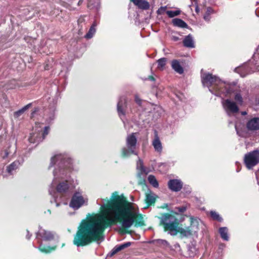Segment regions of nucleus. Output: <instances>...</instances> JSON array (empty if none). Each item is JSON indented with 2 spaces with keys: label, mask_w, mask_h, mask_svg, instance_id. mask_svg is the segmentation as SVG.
<instances>
[{
  "label": "nucleus",
  "mask_w": 259,
  "mask_h": 259,
  "mask_svg": "<svg viewBox=\"0 0 259 259\" xmlns=\"http://www.w3.org/2000/svg\"><path fill=\"white\" fill-rule=\"evenodd\" d=\"M102 201L100 213L89 214L86 220L82 221L73 240L76 246H85L100 240L106 228L118 223L125 229H128L132 225H144L143 215L134 204L123 196L118 195L115 192L110 200L106 198L102 199Z\"/></svg>",
  "instance_id": "nucleus-1"
},
{
  "label": "nucleus",
  "mask_w": 259,
  "mask_h": 259,
  "mask_svg": "<svg viewBox=\"0 0 259 259\" xmlns=\"http://www.w3.org/2000/svg\"><path fill=\"white\" fill-rule=\"evenodd\" d=\"M58 162L59 168L54 172V180L49 189L50 194L55 199L58 192L63 193L68 189V175L71 167V160L62 154H58L51 158V165Z\"/></svg>",
  "instance_id": "nucleus-2"
},
{
  "label": "nucleus",
  "mask_w": 259,
  "mask_h": 259,
  "mask_svg": "<svg viewBox=\"0 0 259 259\" xmlns=\"http://www.w3.org/2000/svg\"><path fill=\"white\" fill-rule=\"evenodd\" d=\"M190 226L183 228L179 226V220L172 214L165 213L161 218V224L163 226L165 231L171 235L180 233L181 235L187 237L196 233L199 228V219L190 217Z\"/></svg>",
  "instance_id": "nucleus-3"
},
{
  "label": "nucleus",
  "mask_w": 259,
  "mask_h": 259,
  "mask_svg": "<svg viewBox=\"0 0 259 259\" xmlns=\"http://www.w3.org/2000/svg\"><path fill=\"white\" fill-rule=\"evenodd\" d=\"M201 80L203 85L208 88L213 86L212 89L218 96H226L230 93V85L221 81L216 76L210 73H203L201 75Z\"/></svg>",
  "instance_id": "nucleus-4"
},
{
  "label": "nucleus",
  "mask_w": 259,
  "mask_h": 259,
  "mask_svg": "<svg viewBox=\"0 0 259 259\" xmlns=\"http://www.w3.org/2000/svg\"><path fill=\"white\" fill-rule=\"evenodd\" d=\"M42 124L35 123L33 127V132L30 134L29 141L30 143H35L42 141L49 132V126H45L42 132Z\"/></svg>",
  "instance_id": "nucleus-5"
},
{
  "label": "nucleus",
  "mask_w": 259,
  "mask_h": 259,
  "mask_svg": "<svg viewBox=\"0 0 259 259\" xmlns=\"http://www.w3.org/2000/svg\"><path fill=\"white\" fill-rule=\"evenodd\" d=\"M135 133L129 135L126 139V148L122 149V156L124 157L130 156L132 154L137 155V140Z\"/></svg>",
  "instance_id": "nucleus-6"
},
{
  "label": "nucleus",
  "mask_w": 259,
  "mask_h": 259,
  "mask_svg": "<svg viewBox=\"0 0 259 259\" xmlns=\"http://www.w3.org/2000/svg\"><path fill=\"white\" fill-rule=\"evenodd\" d=\"M244 162L248 169H251L259 163V151L254 150L244 155Z\"/></svg>",
  "instance_id": "nucleus-7"
},
{
  "label": "nucleus",
  "mask_w": 259,
  "mask_h": 259,
  "mask_svg": "<svg viewBox=\"0 0 259 259\" xmlns=\"http://www.w3.org/2000/svg\"><path fill=\"white\" fill-rule=\"evenodd\" d=\"M88 200L87 197H84L79 192H76L72 196L69 206L74 209H77L83 205L87 204Z\"/></svg>",
  "instance_id": "nucleus-8"
},
{
  "label": "nucleus",
  "mask_w": 259,
  "mask_h": 259,
  "mask_svg": "<svg viewBox=\"0 0 259 259\" xmlns=\"http://www.w3.org/2000/svg\"><path fill=\"white\" fill-rule=\"evenodd\" d=\"M137 178L139 184L143 185L145 184L146 170L144 164L141 159L137 163Z\"/></svg>",
  "instance_id": "nucleus-9"
},
{
  "label": "nucleus",
  "mask_w": 259,
  "mask_h": 259,
  "mask_svg": "<svg viewBox=\"0 0 259 259\" xmlns=\"http://www.w3.org/2000/svg\"><path fill=\"white\" fill-rule=\"evenodd\" d=\"M223 106L228 115L230 113H237L239 111V108L236 103L229 99L223 100L222 102Z\"/></svg>",
  "instance_id": "nucleus-10"
},
{
  "label": "nucleus",
  "mask_w": 259,
  "mask_h": 259,
  "mask_svg": "<svg viewBox=\"0 0 259 259\" xmlns=\"http://www.w3.org/2000/svg\"><path fill=\"white\" fill-rule=\"evenodd\" d=\"M39 237L44 240L51 241L55 238V234L51 232L40 228L37 234V238Z\"/></svg>",
  "instance_id": "nucleus-11"
},
{
  "label": "nucleus",
  "mask_w": 259,
  "mask_h": 259,
  "mask_svg": "<svg viewBox=\"0 0 259 259\" xmlns=\"http://www.w3.org/2000/svg\"><path fill=\"white\" fill-rule=\"evenodd\" d=\"M168 186L169 189L172 191L178 192L181 190L183 186L182 182L177 179L170 180L168 182Z\"/></svg>",
  "instance_id": "nucleus-12"
},
{
  "label": "nucleus",
  "mask_w": 259,
  "mask_h": 259,
  "mask_svg": "<svg viewBox=\"0 0 259 259\" xmlns=\"http://www.w3.org/2000/svg\"><path fill=\"white\" fill-rule=\"evenodd\" d=\"M148 106H150L152 110L149 111L148 116H151L154 118H157L160 116L161 108L160 107L151 104H149Z\"/></svg>",
  "instance_id": "nucleus-13"
},
{
  "label": "nucleus",
  "mask_w": 259,
  "mask_h": 259,
  "mask_svg": "<svg viewBox=\"0 0 259 259\" xmlns=\"http://www.w3.org/2000/svg\"><path fill=\"white\" fill-rule=\"evenodd\" d=\"M247 128L250 131L259 130V118H253L247 123Z\"/></svg>",
  "instance_id": "nucleus-14"
},
{
  "label": "nucleus",
  "mask_w": 259,
  "mask_h": 259,
  "mask_svg": "<svg viewBox=\"0 0 259 259\" xmlns=\"http://www.w3.org/2000/svg\"><path fill=\"white\" fill-rule=\"evenodd\" d=\"M152 145L154 147L155 150L159 153H161L162 151V146L161 142L160 141V139L158 136L157 133L156 132H155V137L152 142Z\"/></svg>",
  "instance_id": "nucleus-15"
},
{
  "label": "nucleus",
  "mask_w": 259,
  "mask_h": 259,
  "mask_svg": "<svg viewBox=\"0 0 259 259\" xmlns=\"http://www.w3.org/2000/svg\"><path fill=\"white\" fill-rule=\"evenodd\" d=\"M126 102L125 98L124 97H122L120 98L119 101L117 104V111L120 118L122 120L121 116L124 115V106Z\"/></svg>",
  "instance_id": "nucleus-16"
},
{
  "label": "nucleus",
  "mask_w": 259,
  "mask_h": 259,
  "mask_svg": "<svg viewBox=\"0 0 259 259\" xmlns=\"http://www.w3.org/2000/svg\"><path fill=\"white\" fill-rule=\"evenodd\" d=\"M183 42L184 46L187 48H194L195 47V42L191 34L186 36Z\"/></svg>",
  "instance_id": "nucleus-17"
},
{
  "label": "nucleus",
  "mask_w": 259,
  "mask_h": 259,
  "mask_svg": "<svg viewBox=\"0 0 259 259\" xmlns=\"http://www.w3.org/2000/svg\"><path fill=\"white\" fill-rule=\"evenodd\" d=\"M157 196L154 193L150 191L147 194V208L154 204L157 198Z\"/></svg>",
  "instance_id": "nucleus-18"
},
{
  "label": "nucleus",
  "mask_w": 259,
  "mask_h": 259,
  "mask_svg": "<svg viewBox=\"0 0 259 259\" xmlns=\"http://www.w3.org/2000/svg\"><path fill=\"white\" fill-rule=\"evenodd\" d=\"M56 246L50 247L49 246H46L41 242L39 243V245L38 247L39 250L45 253H49L54 251L56 249Z\"/></svg>",
  "instance_id": "nucleus-19"
},
{
  "label": "nucleus",
  "mask_w": 259,
  "mask_h": 259,
  "mask_svg": "<svg viewBox=\"0 0 259 259\" xmlns=\"http://www.w3.org/2000/svg\"><path fill=\"white\" fill-rule=\"evenodd\" d=\"M131 245V243L130 242H127L122 244L121 245L116 246L112 250L111 255H114L117 252L124 249L125 248L129 247Z\"/></svg>",
  "instance_id": "nucleus-20"
},
{
  "label": "nucleus",
  "mask_w": 259,
  "mask_h": 259,
  "mask_svg": "<svg viewBox=\"0 0 259 259\" xmlns=\"http://www.w3.org/2000/svg\"><path fill=\"white\" fill-rule=\"evenodd\" d=\"M171 67L175 71L180 74H182L183 72V67L181 66L180 62L176 60L172 61Z\"/></svg>",
  "instance_id": "nucleus-21"
},
{
  "label": "nucleus",
  "mask_w": 259,
  "mask_h": 259,
  "mask_svg": "<svg viewBox=\"0 0 259 259\" xmlns=\"http://www.w3.org/2000/svg\"><path fill=\"white\" fill-rule=\"evenodd\" d=\"M235 71L239 73L242 77L245 76L247 74L251 73L253 71L248 70V67L246 66L244 67H238L235 69Z\"/></svg>",
  "instance_id": "nucleus-22"
},
{
  "label": "nucleus",
  "mask_w": 259,
  "mask_h": 259,
  "mask_svg": "<svg viewBox=\"0 0 259 259\" xmlns=\"http://www.w3.org/2000/svg\"><path fill=\"white\" fill-rule=\"evenodd\" d=\"M172 23L175 26L181 28H186L187 27V24L184 21L180 19L176 18L173 19Z\"/></svg>",
  "instance_id": "nucleus-23"
},
{
  "label": "nucleus",
  "mask_w": 259,
  "mask_h": 259,
  "mask_svg": "<svg viewBox=\"0 0 259 259\" xmlns=\"http://www.w3.org/2000/svg\"><path fill=\"white\" fill-rule=\"evenodd\" d=\"M221 236L224 240L228 241L229 236L228 235V229L226 227H222L219 229Z\"/></svg>",
  "instance_id": "nucleus-24"
},
{
  "label": "nucleus",
  "mask_w": 259,
  "mask_h": 259,
  "mask_svg": "<svg viewBox=\"0 0 259 259\" xmlns=\"http://www.w3.org/2000/svg\"><path fill=\"white\" fill-rule=\"evenodd\" d=\"M136 6L142 9H146V2L144 0H130Z\"/></svg>",
  "instance_id": "nucleus-25"
},
{
  "label": "nucleus",
  "mask_w": 259,
  "mask_h": 259,
  "mask_svg": "<svg viewBox=\"0 0 259 259\" xmlns=\"http://www.w3.org/2000/svg\"><path fill=\"white\" fill-rule=\"evenodd\" d=\"M31 106V104L29 103L22 109L19 110L18 111L15 112L14 113V117L16 118L19 117L20 115H21L26 110H27L30 106Z\"/></svg>",
  "instance_id": "nucleus-26"
},
{
  "label": "nucleus",
  "mask_w": 259,
  "mask_h": 259,
  "mask_svg": "<svg viewBox=\"0 0 259 259\" xmlns=\"http://www.w3.org/2000/svg\"><path fill=\"white\" fill-rule=\"evenodd\" d=\"M20 163L19 161H14L7 167V171L9 174H11L12 171L16 169L20 165Z\"/></svg>",
  "instance_id": "nucleus-27"
},
{
  "label": "nucleus",
  "mask_w": 259,
  "mask_h": 259,
  "mask_svg": "<svg viewBox=\"0 0 259 259\" xmlns=\"http://www.w3.org/2000/svg\"><path fill=\"white\" fill-rule=\"evenodd\" d=\"M148 180L149 183L154 187L157 188L158 187V183L154 176L152 175L149 176Z\"/></svg>",
  "instance_id": "nucleus-28"
},
{
  "label": "nucleus",
  "mask_w": 259,
  "mask_h": 259,
  "mask_svg": "<svg viewBox=\"0 0 259 259\" xmlns=\"http://www.w3.org/2000/svg\"><path fill=\"white\" fill-rule=\"evenodd\" d=\"M96 24H94L90 28L89 32L85 35V37L87 38H91L93 37V35L95 34L96 32V29L95 27L96 26Z\"/></svg>",
  "instance_id": "nucleus-29"
},
{
  "label": "nucleus",
  "mask_w": 259,
  "mask_h": 259,
  "mask_svg": "<svg viewBox=\"0 0 259 259\" xmlns=\"http://www.w3.org/2000/svg\"><path fill=\"white\" fill-rule=\"evenodd\" d=\"M166 59L165 58H162L158 60V68L161 70L163 69V67L166 64Z\"/></svg>",
  "instance_id": "nucleus-30"
},
{
  "label": "nucleus",
  "mask_w": 259,
  "mask_h": 259,
  "mask_svg": "<svg viewBox=\"0 0 259 259\" xmlns=\"http://www.w3.org/2000/svg\"><path fill=\"white\" fill-rule=\"evenodd\" d=\"M234 99L239 105H242L243 98L241 95L240 93H236L235 94Z\"/></svg>",
  "instance_id": "nucleus-31"
},
{
  "label": "nucleus",
  "mask_w": 259,
  "mask_h": 259,
  "mask_svg": "<svg viewBox=\"0 0 259 259\" xmlns=\"http://www.w3.org/2000/svg\"><path fill=\"white\" fill-rule=\"evenodd\" d=\"M167 15L170 18H172L175 16H178L180 14V11H167L166 12Z\"/></svg>",
  "instance_id": "nucleus-32"
},
{
  "label": "nucleus",
  "mask_w": 259,
  "mask_h": 259,
  "mask_svg": "<svg viewBox=\"0 0 259 259\" xmlns=\"http://www.w3.org/2000/svg\"><path fill=\"white\" fill-rule=\"evenodd\" d=\"M210 214L211 217L214 220H217L218 221H221L222 220V219L220 217L219 214L215 211H210Z\"/></svg>",
  "instance_id": "nucleus-33"
},
{
  "label": "nucleus",
  "mask_w": 259,
  "mask_h": 259,
  "mask_svg": "<svg viewBox=\"0 0 259 259\" xmlns=\"http://www.w3.org/2000/svg\"><path fill=\"white\" fill-rule=\"evenodd\" d=\"M175 209H176V210H177L179 212H184L186 210L187 206H182L181 207H176Z\"/></svg>",
  "instance_id": "nucleus-34"
},
{
  "label": "nucleus",
  "mask_w": 259,
  "mask_h": 259,
  "mask_svg": "<svg viewBox=\"0 0 259 259\" xmlns=\"http://www.w3.org/2000/svg\"><path fill=\"white\" fill-rule=\"evenodd\" d=\"M156 77V76L155 75H152L149 76L147 79L148 80H150L151 81L153 82V81H155Z\"/></svg>",
  "instance_id": "nucleus-35"
},
{
  "label": "nucleus",
  "mask_w": 259,
  "mask_h": 259,
  "mask_svg": "<svg viewBox=\"0 0 259 259\" xmlns=\"http://www.w3.org/2000/svg\"><path fill=\"white\" fill-rule=\"evenodd\" d=\"M135 101L137 104H138L139 105H141V100L138 96H136Z\"/></svg>",
  "instance_id": "nucleus-36"
},
{
  "label": "nucleus",
  "mask_w": 259,
  "mask_h": 259,
  "mask_svg": "<svg viewBox=\"0 0 259 259\" xmlns=\"http://www.w3.org/2000/svg\"><path fill=\"white\" fill-rule=\"evenodd\" d=\"M36 110H35L33 112H32L31 113V117H32L33 116H34V114L35 113V112H36Z\"/></svg>",
  "instance_id": "nucleus-37"
},
{
  "label": "nucleus",
  "mask_w": 259,
  "mask_h": 259,
  "mask_svg": "<svg viewBox=\"0 0 259 259\" xmlns=\"http://www.w3.org/2000/svg\"><path fill=\"white\" fill-rule=\"evenodd\" d=\"M27 233H28V234L27 235L26 237H27V239H29L30 237V236L29 235V232L28 231H27Z\"/></svg>",
  "instance_id": "nucleus-38"
},
{
  "label": "nucleus",
  "mask_w": 259,
  "mask_h": 259,
  "mask_svg": "<svg viewBox=\"0 0 259 259\" xmlns=\"http://www.w3.org/2000/svg\"><path fill=\"white\" fill-rule=\"evenodd\" d=\"M242 115H244L247 114V113H246V112L244 111V112H242Z\"/></svg>",
  "instance_id": "nucleus-39"
},
{
  "label": "nucleus",
  "mask_w": 259,
  "mask_h": 259,
  "mask_svg": "<svg viewBox=\"0 0 259 259\" xmlns=\"http://www.w3.org/2000/svg\"><path fill=\"white\" fill-rule=\"evenodd\" d=\"M167 207V204H165L164 205V206L162 207V208H165V207Z\"/></svg>",
  "instance_id": "nucleus-40"
},
{
  "label": "nucleus",
  "mask_w": 259,
  "mask_h": 259,
  "mask_svg": "<svg viewBox=\"0 0 259 259\" xmlns=\"http://www.w3.org/2000/svg\"><path fill=\"white\" fill-rule=\"evenodd\" d=\"M146 6H147V9L149 8V5L148 4V3L147 2V4H146Z\"/></svg>",
  "instance_id": "nucleus-41"
},
{
  "label": "nucleus",
  "mask_w": 259,
  "mask_h": 259,
  "mask_svg": "<svg viewBox=\"0 0 259 259\" xmlns=\"http://www.w3.org/2000/svg\"><path fill=\"white\" fill-rule=\"evenodd\" d=\"M82 3V0H79V2H78V4H80Z\"/></svg>",
  "instance_id": "nucleus-42"
},
{
  "label": "nucleus",
  "mask_w": 259,
  "mask_h": 259,
  "mask_svg": "<svg viewBox=\"0 0 259 259\" xmlns=\"http://www.w3.org/2000/svg\"><path fill=\"white\" fill-rule=\"evenodd\" d=\"M198 7H196V11L198 12Z\"/></svg>",
  "instance_id": "nucleus-43"
},
{
  "label": "nucleus",
  "mask_w": 259,
  "mask_h": 259,
  "mask_svg": "<svg viewBox=\"0 0 259 259\" xmlns=\"http://www.w3.org/2000/svg\"><path fill=\"white\" fill-rule=\"evenodd\" d=\"M163 242H164L165 243H167V242L166 241H162Z\"/></svg>",
  "instance_id": "nucleus-44"
},
{
  "label": "nucleus",
  "mask_w": 259,
  "mask_h": 259,
  "mask_svg": "<svg viewBox=\"0 0 259 259\" xmlns=\"http://www.w3.org/2000/svg\"><path fill=\"white\" fill-rule=\"evenodd\" d=\"M59 205V204L58 203H57L56 204V206H58Z\"/></svg>",
  "instance_id": "nucleus-45"
},
{
  "label": "nucleus",
  "mask_w": 259,
  "mask_h": 259,
  "mask_svg": "<svg viewBox=\"0 0 259 259\" xmlns=\"http://www.w3.org/2000/svg\"><path fill=\"white\" fill-rule=\"evenodd\" d=\"M48 211V212H49V213H51V211L49 209Z\"/></svg>",
  "instance_id": "nucleus-46"
},
{
  "label": "nucleus",
  "mask_w": 259,
  "mask_h": 259,
  "mask_svg": "<svg viewBox=\"0 0 259 259\" xmlns=\"http://www.w3.org/2000/svg\"><path fill=\"white\" fill-rule=\"evenodd\" d=\"M192 255H191V254H189V256H192Z\"/></svg>",
  "instance_id": "nucleus-47"
},
{
  "label": "nucleus",
  "mask_w": 259,
  "mask_h": 259,
  "mask_svg": "<svg viewBox=\"0 0 259 259\" xmlns=\"http://www.w3.org/2000/svg\"><path fill=\"white\" fill-rule=\"evenodd\" d=\"M154 2V0H152L151 3H153Z\"/></svg>",
  "instance_id": "nucleus-48"
}]
</instances>
